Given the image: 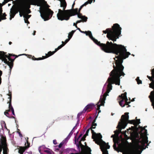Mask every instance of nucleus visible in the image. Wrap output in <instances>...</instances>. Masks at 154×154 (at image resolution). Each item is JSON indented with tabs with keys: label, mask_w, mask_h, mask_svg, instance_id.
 Instances as JSON below:
<instances>
[{
	"label": "nucleus",
	"mask_w": 154,
	"mask_h": 154,
	"mask_svg": "<svg viewBox=\"0 0 154 154\" xmlns=\"http://www.w3.org/2000/svg\"><path fill=\"white\" fill-rule=\"evenodd\" d=\"M97 45L99 46L102 50L105 52L112 53L117 55L116 57L117 60L115 59L116 66L113 65V69L110 72V76L106 82L108 83L106 91L103 95L100 96L99 102L97 103H104L106 97L108 95V94L112 89V84L119 85L120 77L125 75L123 72L124 66L122 63L123 60L128 58L131 54L127 51V49L124 46L113 43L112 42L107 41L105 44L101 43L97 40Z\"/></svg>",
	"instance_id": "1"
},
{
	"label": "nucleus",
	"mask_w": 154,
	"mask_h": 154,
	"mask_svg": "<svg viewBox=\"0 0 154 154\" xmlns=\"http://www.w3.org/2000/svg\"><path fill=\"white\" fill-rule=\"evenodd\" d=\"M25 1L26 4L40 6V15L44 21L48 20L52 17L54 12L49 8L50 6L45 0H25Z\"/></svg>",
	"instance_id": "2"
},
{
	"label": "nucleus",
	"mask_w": 154,
	"mask_h": 154,
	"mask_svg": "<svg viewBox=\"0 0 154 154\" xmlns=\"http://www.w3.org/2000/svg\"><path fill=\"white\" fill-rule=\"evenodd\" d=\"M13 4L14 5L10 9V20L14 17L15 15L18 12H19L20 16L21 17L23 16L26 13L25 6L24 4H21L20 0H16L13 1Z\"/></svg>",
	"instance_id": "3"
},
{
	"label": "nucleus",
	"mask_w": 154,
	"mask_h": 154,
	"mask_svg": "<svg viewBox=\"0 0 154 154\" xmlns=\"http://www.w3.org/2000/svg\"><path fill=\"white\" fill-rule=\"evenodd\" d=\"M6 53L4 51H0V59L9 66L11 73L13 66L14 61L18 56L11 54H9L8 55L6 54Z\"/></svg>",
	"instance_id": "4"
},
{
	"label": "nucleus",
	"mask_w": 154,
	"mask_h": 154,
	"mask_svg": "<svg viewBox=\"0 0 154 154\" xmlns=\"http://www.w3.org/2000/svg\"><path fill=\"white\" fill-rule=\"evenodd\" d=\"M67 4L65 0H62L60 2V7H62V10L58 9V12L57 14L58 19L60 20H67L68 14L72 11L71 10H66Z\"/></svg>",
	"instance_id": "5"
},
{
	"label": "nucleus",
	"mask_w": 154,
	"mask_h": 154,
	"mask_svg": "<svg viewBox=\"0 0 154 154\" xmlns=\"http://www.w3.org/2000/svg\"><path fill=\"white\" fill-rule=\"evenodd\" d=\"M102 136L100 133H97V144L99 145L103 154H109L107 149L110 146L108 143H106L102 139Z\"/></svg>",
	"instance_id": "6"
},
{
	"label": "nucleus",
	"mask_w": 154,
	"mask_h": 154,
	"mask_svg": "<svg viewBox=\"0 0 154 154\" xmlns=\"http://www.w3.org/2000/svg\"><path fill=\"white\" fill-rule=\"evenodd\" d=\"M121 29H106L103 31L105 34H107V37L113 41H116L117 38H119L121 34Z\"/></svg>",
	"instance_id": "7"
},
{
	"label": "nucleus",
	"mask_w": 154,
	"mask_h": 154,
	"mask_svg": "<svg viewBox=\"0 0 154 154\" xmlns=\"http://www.w3.org/2000/svg\"><path fill=\"white\" fill-rule=\"evenodd\" d=\"M96 113L95 114L94 119L92 122V125L91 127L90 128L87 130L85 134H84L86 136H88V132L91 129L92 134V138L94 140V141L96 143V133L95 132H94L93 129L95 128L96 126V123H95L96 120Z\"/></svg>",
	"instance_id": "8"
},
{
	"label": "nucleus",
	"mask_w": 154,
	"mask_h": 154,
	"mask_svg": "<svg viewBox=\"0 0 154 154\" xmlns=\"http://www.w3.org/2000/svg\"><path fill=\"white\" fill-rule=\"evenodd\" d=\"M151 77L147 76V77L152 82L149 84V87L154 89V90L150 92V95L149 96L150 99L154 97V68L151 70Z\"/></svg>",
	"instance_id": "9"
},
{
	"label": "nucleus",
	"mask_w": 154,
	"mask_h": 154,
	"mask_svg": "<svg viewBox=\"0 0 154 154\" xmlns=\"http://www.w3.org/2000/svg\"><path fill=\"white\" fill-rule=\"evenodd\" d=\"M126 95L127 93L125 92L123 94H122L121 95H119L117 98L119 104L122 107L125 106V101H128Z\"/></svg>",
	"instance_id": "10"
},
{
	"label": "nucleus",
	"mask_w": 154,
	"mask_h": 154,
	"mask_svg": "<svg viewBox=\"0 0 154 154\" xmlns=\"http://www.w3.org/2000/svg\"><path fill=\"white\" fill-rule=\"evenodd\" d=\"M141 143L143 146L144 145V144L141 141L138 140V142L136 145V147L135 148L132 149L131 151V154H140L141 152L139 149L142 147V146L139 144V143Z\"/></svg>",
	"instance_id": "11"
},
{
	"label": "nucleus",
	"mask_w": 154,
	"mask_h": 154,
	"mask_svg": "<svg viewBox=\"0 0 154 154\" xmlns=\"http://www.w3.org/2000/svg\"><path fill=\"white\" fill-rule=\"evenodd\" d=\"M78 17L79 18L81 19L82 20H78L76 21V23H74L73 25L75 26L77 28V29H80L79 28H78L77 26V24L79 23L82 22H86L87 21L88 18L87 17L85 16H83L81 13L79 14H78Z\"/></svg>",
	"instance_id": "12"
},
{
	"label": "nucleus",
	"mask_w": 154,
	"mask_h": 154,
	"mask_svg": "<svg viewBox=\"0 0 154 154\" xmlns=\"http://www.w3.org/2000/svg\"><path fill=\"white\" fill-rule=\"evenodd\" d=\"M128 112H126L125 113L124 115H122L121 116V119H124L125 120L126 122H127L128 123L130 124H133L134 125H135L136 121L135 120H129Z\"/></svg>",
	"instance_id": "13"
},
{
	"label": "nucleus",
	"mask_w": 154,
	"mask_h": 154,
	"mask_svg": "<svg viewBox=\"0 0 154 154\" xmlns=\"http://www.w3.org/2000/svg\"><path fill=\"white\" fill-rule=\"evenodd\" d=\"M75 2L74 1L72 5V9L69 10H71L72 11L68 14L67 20H69L70 17L71 16L77 15V8H74V6L75 5Z\"/></svg>",
	"instance_id": "14"
},
{
	"label": "nucleus",
	"mask_w": 154,
	"mask_h": 154,
	"mask_svg": "<svg viewBox=\"0 0 154 154\" xmlns=\"http://www.w3.org/2000/svg\"><path fill=\"white\" fill-rule=\"evenodd\" d=\"M95 105L93 103H90L87 105L82 111V112H88L91 110L95 107Z\"/></svg>",
	"instance_id": "15"
},
{
	"label": "nucleus",
	"mask_w": 154,
	"mask_h": 154,
	"mask_svg": "<svg viewBox=\"0 0 154 154\" xmlns=\"http://www.w3.org/2000/svg\"><path fill=\"white\" fill-rule=\"evenodd\" d=\"M79 30L80 32L85 34L86 35L88 36L90 38H91V40H92L96 44V39L94 38V37L92 35L91 32V31H82L81 30V29H80Z\"/></svg>",
	"instance_id": "16"
},
{
	"label": "nucleus",
	"mask_w": 154,
	"mask_h": 154,
	"mask_svg": "<svg viewBox=\"0 0 154 154\" xmlns=\"http://www.w3.org/2000/svg\"><path fill=\"white\" fill-rule=\"evenodd\" d=\"M121 120H122L121 122H119L117 128L119 129L121 128L122 129H124L125 128L127 125V123L125 121V120L124 119H121Z\"/></svg>",
	"instance_id": "17"
},
{
	"label": "nucleus",
	"mask_w": 154,
	"mask_h": 154,
	"mask_svg": "<svg viewBox=\"0 0 154 154\" xmlns=\"http://www.w3.org/2000/svg\"><path fill=\"white\" fill-rule=\"evenodd\" d=\"M2 5L1 3H0V22L2 20H5L6 19V16L7 15L5 13H2Z\"/></svg>",
	"instance_id": "18"
},
{
	"label": "nucleus",
	"mask_w": 154,
	"mask_h": 154,
	"mask_svg": "<svg viewBox=\"0 0 154 154\" xmlns=\"http://www.w3.org/2000/svg\"><path fill=\"white\" fill-rule=\"evenodd\" d=\"M59 49H58V47L57 48L55 49V51H53L51 52V51H50L48 52L47 54H46V55L45 56H43L42 58L43 59H45L46 58L51 56L53 55L57 51H58Z\"/></svg>",
	"instance_id": "19"
},
{
	"label": "nucleus",
	"mask_w": 154,
	"mask_h": 154,
	"mask_svg": "<svg viewBox=\"0 0 154 154\" xmlns=\"http://www.w3.org/2000/svg\"><path fill=\"white\" fill-rule=\"evenodd\" d=\"M85 147L84 151V154H91V148L87 145L86 142H85Z\"/></svg>",
	"instance_id": "20"
},
{
	"label": "nucleus",
	"mask_w": 154,
	"mask_h": 154,
	"mask_svg": "<svg viewBox=\"0 0 154 154\" xmlns=\"http://www.w3.org/2000/svg\"><path fill=\"white\" fill-rule=\"evenodd\" d=\"M82 141L80 140L79 142L78 143L76 144V145L78 149L79 150V151H80V147L82 151L84 152V149H85V146L82 144L81 143Z\"/></svg>",
	"instance_id": "21"
},
{
	"label": "nucleus",
	"mask_w": 154,
	"mask_h": 154,
	"mask_svg": "<svg viewBox=\"0 0 154 154\" xmlns=\"http://www.w3.org/2000/svg\"><path fill=\"white\" fill-rule=\"evenodd\" d=\"M47 148L44 145H42L39 147L38 151L39 152L42 154V152H44V150H45Z\"/></svg>",
	"instance_id": "22"
},
{
	"label": "nucleus",
	"mask_w": 154,
	"mask_h": 154,
	"mask_svg": "<svg viewBox=\"0 0 154 154\" xmlns=\"http://www.w3.org/2000/svg\"><path fill=\"white\" fill-rule=\"evenodd\" d=\"M107 29H122L120 25L118 23H115L113 25L112 28H108Z\"/></svg>",
	"instance_id": "23"
},
{
	"label": "nucleus",
	"mask_w": 154,
	"mask_h": 154,
	"mask_svg": "<svg viewBox=\"0 0 154 154\" xmlns=\"http://www.w3.org/2000/svg\"><path fill=\"white\" fill-rule=\"evenodd\" d=\"M1 143L2 146H5V147L7 145L6 143V139L5 137H2Z\"/></svg>",
	"instance_id": "24"
},
{
	"label": "nucleus",
	"mask_w": 154,
	"mask_h": 154,
	"mask_svg": "<svg viewBox=\"0 0 154 154\" xmlns=\"http://www.w3.org/2000/svg\"><path fill=\"white\" fill-rule=\"evenodd\" d=\"M26 149V147L20 146L19 150L18 152L20 154H23Z\"/></svg>",
	"instance_id": "25"
},
{
	"label": "nucleus",
	"mask_w": 154,
	"mask_h": 154,
	"mask_svg": "<svg viewBox=\"0 0 154 154\" xmlns=\"http://www.w3.org/2000/svg\"><path fill=\"white\" fill-rule=\"evenodd\" d=\"M93 0H88V1L85 2L84 4L81 5L80 8L82 9L83 7L86 6L88 4H91Z\"/></svg>",
	"instance_id": "26"
},
{
	"label": "nucleus",
	"mask_w": 154,
	"mask_h": 154,
	"mask_svg": "<svg viewBox=\"0 0 154 154\" xmlns=\"http://www.w3.org/2000/svg\"><path fill=\"white\" fill-rule=\"evenodd\" d=\"M70 39L69 38H68V39H66L65 41V43H64V44H61V45H60L58 47V49H60L62 47H63L69 41Z\"/></svg>",
	"instance_id": "27"
},
{
	"label": "nucleus",
	"mask_w": 154,
	"mask_h": 154,
	"mask_svg": "<svg viewBox=\"0 0 154 154\" xmlns=\"http://www.w3.org/2000/svg\"><path fill=\"white\" fill-rule=\"evenodd\" d=\"M29 4L30 3H29V4H26L25 5H25V7L26 6V7L28 9H27L26 10V14H29L30 13H31V12L30 10L29 9L30 7Z\"/></svg>",
	"instance_id": "28"
},
{
	"label": "nucleus",
	"mask_w": 154,
	"mask_h": 154,
	"mask_svg": "<svg viewBox=\"0 0 154 154\" xmlns=\"http://www.w3.org/2000/svg\"><path fill=\"white\" fill-rule=\"evenodd\" d=\"M44 152L47 153L48 154H52V153L53 152L51 150L47 148L45 150H44Z\"/></svg>",
	"instance_id": "29"
},
{
	"label": "nucleus",
	"mask_w": 154,
	"mask_h": 154,
	"mask_svg": "<svg viewBox=\"0 0 154 154\" xmlns=\"http://www.w3.org/2000/svg\"><path fill=\"white\" fill-rule=\"evenodd\" d=\"M75 31V30H72V31L70 32L68 34V38H69L70 39H71L73 34H74V33Z\"/></svg>",
	"instance_id": "30"
},
{
	"label": "nucleus",
	"mask_w": 154,
	"mask_h": 154,
	"mask_svg": "<svg viewBox=\"0 0 154 154\" xmlns=\"http://www.w3.org/2000/svg\"><path fill=\"white\" fill-rule=\"evenodd\" d=\"M118 128L119 129L118 130H116L114 131V132L115 133V134L117 136H118L120 133H122L121 128Z\"/></svg>",
	"instance_id": "31"
},
{
	"label": "nucleus",
	"mask_w": 154,
	"mask_h": 154,
	"mask_svg": "<svg viewBox=\"0 0 154 154\" xmlns=\"http://www.w3.org/2000/svg\"><path fill=\"white\" fill-rule=\"evenodd\" d=\"M2 146L3 147V152L4 154H5V153H6L7 152V151L8 150V148L7 147V145H6V147L5 146Z\"/></svg>",
	"instance_id": "32"
},
{
	"label": "nucleus",
	"mask_w": 154,
	"mask_h": 154,
	"mask_svg": "<svg viewBox=\"0 0 154 154\" xmlns=\"http://www.w3.org/2000/svg\"><path fill=\"white\" fill-rule=\"evenodd\" d=\"M8 103H9V108L12 109V108H13L12 105H11V100H9V101L8 102Z\"/></svg>",
	"instance_id": "33"
},
{
	"label": "nucleus",
	"mask_w": 154,
	"mask_h": 154,
	"mask_svg": "<svg viewBox=\"0 0 154 154\" xmlns=\"http://www.w3.org/2000/svg\"><path fill=\"white\" fill-rule=\"evenodd\" d=\"M32 59L33 60H43V58H42V57H39L38 58H35L34 56H33L32 57Z\"/></svg>",
	"instance_id": "34"
},
{
	"label": "nucleus",
	"mask_w": 154,
	"mask_h": 154,
	"mask_svg": "<svg viewBox=\"0 0 154 154\" xmlns=\"http://www.w3.org/2000/svg\"><path fill=\"white\" fill-rule=\"evenodd\" d=\"M31 16V15H29L28 14H25L23 15V17L24 18H26V19H27L29 18Z\"/></svg>",
	"instance_id": "35"
},
{
	"label": "nucleus",
	"mask_w": 154,
	"mask_h": 154,
	"mask_svg": "<svg viewBox=\"0 0 154 154\" xmlns=\"http://www.w3.org/2000/svg\"><path fill=\"white\" fill-rule=\"evenodd\" d=\"M150 101L152 103V106H153L154 109V97L150 99Z\"/></svg>",
	"instance_id": "36"
},
{
	"label": "nucleus",
	"mask_w": 154,
	"mask_h": 154,
	"mask_svg": "<svg viewBox=\"0 0 154 154\" xmlns=\"http://www.w3.org/2000/svg\"><path fill=\"white\" fill-rule=\"evenodd\" d=\"M136 80L137 81V84H140L142 83V81L139 79V77H137L136 79Z\"/></svg>",
	"instance_id": "37"
},
{
	"label": "nucleus",
	"mask_w": 154,
	"mask_h": 154,
	"mask_svg": "<svg viewBox=\"0 0 154 154\" xmlns=\"http://www.w3.org/2000/svg\"><path fill=\"white\" fill-rule=\"evenodd\" d=\"M7 95L9 96V97H8V99H9V100H12V95L10 91H9V93L7 94Z\"/></svg>",
	"instance_id": "38"
},
{
	"label": "nucleus",
	"mask_w": 154,
	"mask_h": 154,
	"mask_svg": "<svg viewBox=\"0 0 154 154\" xmlns=\"http://www.w3.org/2000/svg\"><path fill=\"white\" fill-rule=\"evenodd\" d=\"M14 1L13 0H5L4 1L2 2V4H2V6L4 5H5L6 3H7L8 2L11 1Z\"/></svg>",
	"instance_id": "39"
},
{
	"label": "nucleus",
	"mask_w": 154,
	"mask_h": 154,
	"mask_svg": "<svg viewBox=\"0 0 154 154\" xmlns=\"http://www.w3.org/2000/svg\"><path fill=\"white\" fill-rule=\"evenodd\" d=\"M140 123V119H137L135 122V125H136V128L137 125H139Z\"/></svg>",
	"instance_id": "40"
},
{
	"label": "nucleus",
	"mask_w": 154,
	"mask_h": 154,
	"mask_svg": "<svg viewBox=\"0 0 154 154\" xmlns=\"http://www.w3.org/2000/svg\"><path fill=\"white\" fill-rule=\"evenodd\" d=\"M75 127L73 128L72 130L70 132L68 135V137H70L71 136L72 134L73 131V130L74 128Z\"/></svg>",
	"instance_id": "41"
},
{
	"label": "nucleus",
	"mask_w": 154,
	"mask_h": 154,
	"mask_svg": "<svg viewBox=\"0 0 154 154\" xmlns=\"http://www.w3.org/2000/svg\"><path fill=\"white\" fill-rule=\"evenodd\" d=\"M145 127H144L143 128L142 127L140 126V128H142L143 130H145V132H144V134H146L147 132V130L146 129H145Z\"/></svg>",
	"instance_id": "42"
},
{
	"label": "nucleus",
	"mask_w": 154,
	"mask_h": 154,
	"mask_svg": "<svg viewBox=\"0 0 154 154\" xmlns=\"http://www.w3.org/2000/svg\"><path fill=\"white\" fill-rule=\"evenodd\" d=\"M17 133H18L20 137H22L23 136L22 134L21 133L20 130L19 129H17Z\"/></svg>",
	"instance_id": "43"
},
{
	"label": "nucleus",
	"mask_w": 154,
	"mask_h": 154,
	"mask_svg": "<svg viewBox=\"0 0 154 154\" xmlns=\"http://www.w3.org/2000/svg\"><path fill=\"white\" fill-rule=\"evenodd\" d=\"M86 136L84 135L83 137L81 138V140L82 141H85V138Z\"/></svg>",
	"instance_id": "44"
},
{
	"label": "nucleus",
	"mask_w": 154,
	"mask_h": 154,
	"mask_svg": "<svg viewBox=\"0 0 154 154\" xmlns=\"http://www.w3.org/2000/svg\"><path fill=\"white\" fill-rule=\"evenodd\" d=\"M64 144V142H61L59 144V145H58V147L59 148H61L62 146H63V144Z\"/></svg>",
	"instance_id": "45"
},
{
	"label": "nucleus",
	"mask_w": 154,
	"mask_h": 154,
	"mask_svg": "<svg viewBox=\"0 0 154 154\" xmlns=\"http://www.w3.org/2000/svg\"><path fill=\"white\" fill-rule=\"evenodd\" d=\"M4 114L5 115H6L8 117V116L9 115V114L8 113V112H6V111H5L4 112Z\"/></svg>",
	"instance_id": "46"
},
{
	"label": "nucleus",
	"mask_w": 154,
	"mask_h": 154,
	"mask_svg": "<svg viewBox=\"0 0 154 154\" xmlns=\"http://www.w3.org/2000/svg\"><path fill=\"white\" fill-rule=\"evenodd\" d=\"M82 9V8H80L79 9V10H78V9L77 8V14L78 15V14H79L81 13H80V11Z\"/></svg>",
	"instance_id": "47"
},
{
	"label": "nucleus",
	"mask_w": 154,
	"mask_h": 154,
	"mask_svg": "<svg viewBox=\"0 0 154 154\" xmlns=\"http://www.w3.org/2000/svg\"><path fill=\"white\" fill-rule=\"evenodd\" d=\"M85 112H82V111L81 112H80V113H79L78 114V117H79L83 113H85Z\"/></svg>",
	"instance_id": "48"
},
{
	"label": "nucleus",
	"mask_w": 154,
	"mask_h": 154,
	"mask_svg": "<svg viewBox=\"0 0 154 154\" xmlns=\"http://www.w3.org/2000/svg\"><path fill=\"white\" fill-rule=\"evenodd\" d=\"M131 103L130 101L128 102V101H125V105H128L130 103Z\"/></svg>",
	"instance_id": "49"
},
{
	"label": "nucleus",
	"mask_w": 154,
	"mask_h": 154,
	"mask_svg": "<svg viewBox=\"0 0 154 154\" xmlns=\"http://www.w3.org/2000/svg\"><path fill=\"white\" fill-rule=\"evenodd\" d=\"M25 22L26 23H29V22L28 20V19H26V18H24Z\"/></svg>",
	"instance_id": "50"
},
{
	"label": "nucleus",
	"mask_w": 154,
	"mask_h": 154,
	"mask_svg": "<svg viewBox=\"0 0 154 154\" xmlns=\"http://www.w3.org/2000/svg\"><path fill=\"white\" fill-rule=\"evenodd\" d=\"M11 111H12V113L13 114V115L14 116H15V113H14V109L13 108H12V109L11 110Z\"/></svg>",
	"instance_id": "51"
},
{
	"label": "nucleus",
	"mask_w": 154,
	"mask_h": 154,
	"mask_svg": "<svg viewBox=\"0 0 154 154\" xmlns=\"http://www.w3.org/2000/svg\"><path fill=\"white\" fill-rule=\"evenodd\" d=\"M53 142L54 144L56 145L57 144V142L55 140H53Z\"/></svg>",
	"instance_id": "52"
},
{
	"label": "nucleus",
	"mask_w": 154,
	"mask_h": 154,
	"mask_svg": "<svg viewBox=\"0 0 154 154\" xmlns=\"http://www.w3.org/2000/svg\"><path fill=\"white\" fill-rule=\"evenodd\" d=\"M135 127L134 126H131V128H129V129L130 130H131V129L132 130H133L135 129Z\"/></svg>",
	"instance_id": "53"
},
{
	"label": "nucleus",
	"mask_w": 154,
	"mask_h": 154,
	"mask_svg": "<svg viewBox=\"0 0 154 154\" xmlns=\"http://www.w3.org/2000/svg\"><path fill=\"white\" fill-rule=\"evenodd\" d=\"M82 134H81L79 136L77 140V142L78 141V140H79V138H80L82 136Z\"/></svg>",
	"instance_id": "54"
},
{
	"label": "nucleus",
	"mask_w": 154,
	"mask_h": 154,
	"mask_svg": "<svg viewBox=\"0 0 154 154\" xmlns=\"http://www.w3.org/2000/svg\"><path fill=\"white\" fill-rule=\"evenodd\" d=\"M113 147H114V149H115V150H116V145L115 144H114L113 145Z\"/></svg>",
	"instance_id": "55"
},
{
	"label": "nucleus",
	"mask_w": 154,
	"mask_h": 154,
	"mask_svg": "<svg viewBox=\"0 0 154 154\" xmlns=\"http://www.w3.org/2000/svg\"><path fill=\"white\" fill-rule=\"evenodd\" d=\"M69 154H81L79 152H77L75 153H72Z\"/></svg>",
	"instance_id": "56"
},
{
	"label": "nucleus",
	"mask_w": 154,
	"mask_h": 154,
	"mask_svg": "<svg viewBox=\"0 0 154 154\" xmlns=\"http://www.w3.org/2000/svg\"><path fill=\"white\" fill-rule=\"evenodd\" d=\"M11 110V109H9L8 110H6V111L8 112L10 111Z\"/></svg>",
	"instance_id": "57"
},
{
	"label": "nucleus",
	"mask_w": 154,
	"mask_h": 154,
	"mask_svg": "<svg viewBox=\"0 0 154 154\" xmlns=\"http://www.w3.org/2000/svg\"><path fill=\"white\" fill-rule=\"evenodd\" d=\"M36 32L35 31H34L33 35H35V32Z\"/></svg>",
	"instance_id": "58"
},
{
	"label": "nucleus",
	"mask_w": 154,
	"mask_h": 154,
	"mask_svg": "<svg viewBox=\"0 0 154 154\" xmlns=\"http://www.w3.org/2000/svg\"><path fill=\"white\" fill-rule=\"evenodd\" d=\"M59 152L60 154H62L63 153V151H59Z\"/></svg>",
	"instance_id": "59"
},
{
	"label": "nucleus",
	"mask_w": 154,
	"mask_h": 154,
	"mask_svg": "<svg viewBox=\"0 0 154 154\" xmlns=\"http://www.w3.org/2000/svg\"><path fill=\"white\" fill-rule=\"evenodd\" d=\"M12 44V42H9V45H11V44Z\"/></svg>",
	"instance_id": "60"
},
{
	"label": "nucleus",
	"mask_w": 154,
	"mask_h": 154,
	"mask_svg": "<svg viewBox=\"0 0 154 154\" xmlns=\"http://www.w3.org/2000/svg\"><path fill=\"white\" fill-rule=\"evenodd\" d=\"M134 98H133L131 100V101H134Z\"/></svg>",
	"instance_id": "61"
},
{
	"label": "nucleus",
	"mask_w": 154,
	"mask_h": 154,
	"mask_svg": "<svg viewBox=\"0 0 154 154\" xmlns=\"http://www.w3.org/2000/svg\"><path fill=\"white\" fill-rule=\"evenodd\" d=\"M131 154V152L129 153H126L125 154Z\"/></svg>",
	"instance_id": "62"
},
{
	"label": "nucleus",
	"mask_w": 154,
	"mask_h": 154,
	"mask_svg": "<svg viewBox=\"0 0 154 154\" xmlns=\"http://www.w3.org/2000/svg\"><path fill=\"white\" fill-rule=\"evenodd\" d=\"M114 137V135H112L111 136V137Z\"/></svg>",
	"instance_id": "63"
},
{
	"label": "nucleus",
	"mask_w": 154,
	"mask_h": 154,
	"mask_svg": "<svg viewBox=\"0 0 154 154\" xmlns=\"http://www.w3.org/2000/svg\"><path fill=\"white\" fill-rule=\"evenodd\" d=\"M128 106L127 107H130L131 106L130 105H129V104H128Z\"/></svg>",
	"instance_id": "64"
}]
</instances>
